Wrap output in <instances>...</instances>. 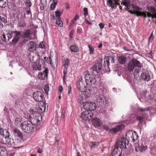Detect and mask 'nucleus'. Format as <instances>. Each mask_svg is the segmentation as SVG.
Here are the masks:
<instances>
[{
  "instance_id": "obj_12",
  "label": "nucleus",
  "mask_w": 156,
  "mask_h": 156,
  "mask_svg": "<svg viewBox=\"0 0 156 156\" xmlns=\"http://www.w3.org/2000/svg\"><path fill=\"white\" fill-rule=\"evenodd\" d=\"M12 133L14 136L17 139L22 140L23 138L22 132L17 128H14L12 130Z\"/></svg>"
},
{
  "instance_id": "obj_63",
  "label": "nucleus",
  "mask_w": 156,
  "mask_h": 156,
  "mask_svg": "<svg viewBox=\"0 0 156 156\" xmlns=\"http://www.w3.org/2000/svg\"><path fill=\"white\" fill-rule=\"evenodd\" d=\"M49 63H50L51 66L53 67L54 66V65L53 64V62H52V60H50L49 61Z\"/></svg>"
},
{
  "instance_id": "obj_28",
  "label": "nucleus",
  "mask_w": 156,
  "mask_h": 156,
  "mask_svg": "<svg viewBox=\"0 0 156 156\" xmlns=\"http://www.w3.org/2000/svg\"><path fill=\"white\" fill-rule=\"evenodd\" d=\"M80 95L79 97V102L80 104L83 105L84 103H86L85 101L87 98L81 93H80Z\"/></svg>"
},
{
  "instance_id": "obj_51",
  "label": "nucleus",
  "mask_w": 156,
  "mask_h": 156,
  "mask_svg": "<svg viewBox=\"0 0 156 156\" xmlns=\"http://www.w3.org/2000/svg\"><path fill=\"white\" fill-rule=\"evenodd\" d=\"M121 4L124 5L125 6H130V2L129 1H126L121 3Z\"/></svg>"
},
{
  "instance_id": "obj_40",
  "label": "nucleus",
  "mask_w": 156,
  "mask_h": 156,
  "mask_svg": "<svg viewBox=\"0 0 156 156\" xmlns=\"http://www.w3.org/2000/svg\"><path fill=\"white\" fill-rule=\"evenodd\" d=\"M45 109L46 108L45 105H41V106H39L38 110L40 113H42L45 111Z\"/></svg>"
},
{
  "instance_id": "obj_48",
  "label": "nucleus",
  "mask_w": 156,
  "mask_h": 156,
  "mask_svg": "<svg viewBox=\"0 0 156 156\" xmlns=\"http://www.w3.org/2000/svg\"><path fill=\"white\" fill-rule=\"evenodd\" d=\"M148 110V108H143L140 107H138L137 109V110L139 112H144L146 111H147Z\"/></svg>"
},
{
  "instance_id": "obj_8",
  "label": "nucleus",
  "mask_w": 156,
  "mask_h": 156,
  "mask_svg": "<svg viewBox=\"0 0 156 156\" xmlns=\"http://www.w3.org/2000/svg\"><path fill=\"white\" fill-rule=\"evenodd\" d=\"M83 106L84 109L91 111H94L96 108V104L93 102L87 101L83 104Z\"/></svg>"
},
{
  "instance_id": "obj_21",
  "label": "nucleus",
  "mask_w": 156,
  "mask_h": 156,
  "mask_svg": "<svg viewBox=\"0 0 156 156\" xmlns=\"http://www.w3.org/2000/svg\"><path fill=\"white\" fill-rule=\"evenodd\" d=\"M140 77L143 80L147 81H149L151 79L150 76L148 72L142 73Z\"/></svg>"
},
{
  "instance_id": "obj_43",
  "label": "nucleus",
  "mask_w": 156,
  "mask_h": 156,
  "mask_svg": "<svg viewBox=\"0 0 156 156\" xmlns=\"http://www.w3.org/2000/svg\"><path fill=\"white\" fill-rule=\"evenodd\" d=\"M18 25L19 27H24L26 25V23L24 21H19Z\"/></svg>"
},
{
  "instance_id": "obj_16",
  "label": "nucleus",
  "mask_w": 156,
  "mask_h": 156,
  "mask_svg": "<svg viewBox=\"0 0 156 156\" xmlns=\"http://www.w3.org/2000/svg\"><path fill=\"white\" fill-rule=\"evenodd\" d=\"M126 135L128 136L129 139L131 138L133 142H134L138 139V136L137 133L135 131L133 133L132 131L129 132L126 134Z\"/></svg>"
},
{
  "instance_id": "obj_19",
  "label": "nucleus",
  "mask_w": 156,
  "mask_h": 156,
  "mask_svg": "<svg viewBox=\"0 0 156 156\" xmlns=\"http://www.w3.org/2000/svg\"><path fill=\"white\" fill-rule=\"evenodd\" d=\"M119 0H108L107 3L109 6L112 8H114L116 7L117 5H119V2H118Z\"/></svg>"
},
{
  "instance_id": "obj_1",
  "label": "nucleus",
  "mask_w": 156,
  "mask_h": 156,
  "mask_svg": "<svg viewBox=\"0 0 156 156\" xmlns=\"http://www.w3.org/2000/svg\"><path fill=\"white\" fill-rule=\"evenodd\" d=\"M42 117L40 114H37L35 118L31 120V125L28 129L27 133L31 135L35 133L37 131L40 127V121L41 120Z\"/></svg>"
},
{
  "instance_id": "obj_58",
  "label": "nucleus",
  "mask_w": 156,
  "mask_h": 156,
  "mask_svg": "<svg viewBox=\"0 0 156 156\" xmlns=\"http://www.w3.org/2000/svg\"><path fill=\"white\" fill-rule=\"evenodd\" d=\"M154 39L153 33H152L151 34L150 36L148 39V42L149 43L150 42L151 40H152Z\"/></svg>"
},
{
  "instance_id": "obj_50",
  "label": "nucleus",
  "mask_w": 156,
  "mask_h": 156,
  "mask_svg": "<svg viewBox=\"0 0 156 156\" xmlns=\"http://www.w3.org/2000/svg\"><path fill=\"white\" fill-rule=\"evenodd\" d=\"M97 98V102L100 103H102V99L100 96H98L97 97H96Z\"/></svg>"
},
{
  "instance_id": "obj_53",
  "label": "nucleus",
  "mask_w": 156,
  "mask_h": 156,
  "mask_svg": "<svg viewBox=\"0 0 156 156\" xmlns=\"http://www.w3.org/2000/svg\"><path fill=\"white\" fill-rule=\"evenodd\" d=\"M19 40V39L16 38H15V37H14L12 40V41L11 43L12 44L15 45L16 44V43Z\"/></svg>"
},
{
  "instance_id": "obj_23",
  "label": "nucleus",
  "mask_w": 156,
  "mask_h": 156,
  "mask_svg": "<svg viewBox=\"0 0 156 156\" xmlns=\"http://www.w3.org/2000/svg\"><path fill=\"white\" fill-rule=\"evenodd\" d=\"M118 144L121 149L126 148V145H127L126 140L124 138L121 139L119 142Z\"/></svg>"
},
{
  "instance_id": "obj_4",
  "label": "nucleus",
  "mask_w": 156,
  "mask_h": 156,
  "mask_svg": "<svg viewBox=\"0 0 156 156\" xmlns=\"http://www.w3.org/2000/svg\"><path fill=\"white\" fill-rule=\"evenodd\" d=\"M9 137V133L7 129L0 128V142L4 143L6 142V139Z\"/></svg>"
},
{
  "instance_id": "obj_45",
  "label": "nucleus",
  "mask_w": 156,
  "mask_h": 156,
  "mask_svg": "<svg viewBox=\"0 0 156 156\" xmlns=\"http://www.w3.org/2000/svg\"><path fill=\"white\" fill-rule=\"evenodd\" d=\"M57 3L58 2H53V3L51 5V10H53L55 9L56 5H57Z\"/></svg>"
},
{
  "instance_id": "obj_18",
  "label": "nucleus",
  "mask_w": 156,
  "mask_h": 156,
  "mask_svg": "<svg viewBox=\"0 0 156 156\" xmlns=\"http://www.w3.org/2000/svg\"><path fill=\"white\" fill-rule=\"evenodd\" d=\"M28 50L31 52L35 51L36 48V44L35 42L33 41L29 42L27 44Z\"/></svg>"
},
{
  "instance_id": "obj_56",
  "label": "nucleus",
  "mask_w": 156,
  "mask_h": 156,
  "mask_svg": "<svg viewBox=\"0 0 156 156\" xmlns=\"http://www.w3.org/2000/svg\"><path fill=\"white\" fill-rule=\"evenodd\" d=\"M12 32L11 33H8L7 34V36L8 38V40H9L11 39L13 36Z\"/></svg>"
},
{
  "instance_id": "obj_37",
  "label": "nucleus",
  "mask_w": 156,
  "mask_h": 156,
  "mask_svg": "<svg viewBox=\"0 0 156 156\" xmlns=\"http://www.w3.org/2000/svg\"><path fill=\"white\" fill-rule=\"evenodd\" d=\"M21 32L19 31H12V33L15 34V35L14 37L16 38L19 40L20 39V36L22 35L21 34Z\"/></svg>"
},
{
  "instance_id": "obj_47",
  "label": "nucleus",
  "mask_w": 156,
  "mask_h": 156,
  "mask_svg": "<svg viewBox=\"0 0 156 156\" xmlns=\"http://www.w3.org/2000/svg\"><path fill=\"white\" fill-rule=\"evenodd\" d=\"M75 32L74 30L73 29L70 32L69 34V37L70 40H72L73 37L74 33Z\"/></svg>"
},
{
  "instance_id": "obj_35",
  "label": "nucleus",
  "mask_w": 156,
  "mask_h": 156,
  "mask_svg": "<svg viewBox=\"0 0 156 156\" xmlns=\"http://www.w3.org/2000/svg\"><path fill=\"white\" fill-rule=\"evenodd\" d=\"M7 0H0V7L5 8L8 4Z\"/></svg>"
},
{
  "instance_id": "obj_31",
  "label": "nucleus",
  "mask_w": 156,
  "mask_h": 156,
  "mask_svg": "<svg viewBox=\"0 0 156 156\" xmlns=\"http://www.w3.org/2000/svg\"><path fill=\"white\" fill-rule=\"evenodd\" d=\"M126 60V57L124 56L121 55L119 56L118 58V61L119 63L121 64H123L125 63Z\"/></svg>"
},
{
  "instance_id": "obj_52",
  "label": "nucleus",
  "mask_w": 156,
  "mask_h": 156,
  "mask_svg": "<svg viewBox=\"0 0 156 156\" xmlns=\"http://www.w3.org/2000/svg\"><path fill=\"white\" fill-rule=\"evenodd\" d=\"M26 5L27 7H30L31 6V3L30 0H27L25 2Z\"/></svg>"
},
{
  "instance_id": "obj_62",
  "label": "nucleus",
  "mask_w": 156,
  "mask_h": 156,
  "mask_svg": "<svg viewBox=\"0 0 156 156\" xmlns=\"http://www.w3.org/2000/svg\"><path fill=\"white\" fill-rule=\"evenodd\" d=\"M152 52V51H151L150 52L148 53V54H147L148 57H149V58H152L153 57Z\"/></svg>"
},
{
  "instance_id": "obj_29",
  "label": "nucleus",
  "mask_w": 156,
  "mask_h": 156,
  "mask_svg": "<svg viewBox=\"0 0 156 156\" xmlns=\"http://www.w3.org/2000/svg\"><path fill=\"white\" fill-rule=\"evenodd\" d=\"M121 154V152L119 150L118 147H115L112 152V156H120Z\"/></svg>"
},
{
  "instance_id": "obj_42",
  "label": "nucleus",
  "mask_w": 156,
  "mask_h": 156,
  "mask_svg": "<svg viewBox=\"0 0 156 156\" xmlns=\"http://www.w3.org/2000/svg\"><path fill=\"white\" fill-rule=\"evenodd\" d=\"M56 23L59 26L61 27L62 25V22L60 18L56 19Z\"/></svg>"
},
{
  "instance_id": "obj_33",
  "label": "nucleus",
  "mask_w": 156,
  "mask_h": 156,
  "mask_svg": "<svg viewBox=\"0 0 156 156\" xmlns=\"http://www.w3.org/2000/svg\"><path fill=\"white\" fill-rule=\"evenodd\" d=\"M0 154L1 156H7V151L4 147H0Z\"/></svg>"
},
{
  "instance_id": "obj_22",
  "label": "nucleus",
  "mask_w": 156,
  "mask_h": 156,
  "mask_svg": "<svg viewBox=\"0 0 156 156\" xmlns=\"http://www.w3.org/2000/svg\"><path fill=\"white\" fill-rule=\"evenodd\" d=\"M92 123L95 126H100L102 124L100 119L97 118H94L92 120Z\"/></svg>"
},
{
  "instance_id": "obj_54",
  "label": "nucleus",
  "mask_w": 156,
  "mask_h": 156,
  "mask_svg": "<svg viewBox=\"0 0 156 156\" xmlns=\"http://www.w3.org/2000/svg\"><path fill=\"white\" fill-rule=\"evenodd\" d=\"M83 14L85 16L88 15V9L87 8H85L83 9Z\"/></svg>"
},
{
  "instance_id": "obj_64",
  "label": "nucleus",
  "mask_w": 156,
  "mask_h": 156,
  "mask_svg": "<svg viewBox=\"0 0 156 156\" xmlns=\"http://www.w3.org/2000/svg\"><path fill=\"white\" fill-rule=\"evenodd\" d=\"M63 90V88L62 86H60L58 88L59 91L60 93H61Z\"/></svg>"
},
{
  "instance_id": "obj_2",
  "label": "nucleus",
  "mask_w": 156,
  "mask_h": 156,
  "mask_svg": "<svg viewBox=\"0 0 156 156\" xmlns=\"http://www.w3.org/2000/svg\"><path fill=\"white\" fill-rule=\"evenodd\" d=\"M86 84V88H93V86H95L97 82V80L94 75L89 73H87L84 76Z\"/></svg>"
},
{
  "instance_id": "obj_59",
  "label": "nucleus",
  "mask_w": 156,
  "mask_h": 156,
  "mask_svg": "<svg viewBox=\"0 0 156 156\" xmlns=\"http://www.w3.org/2000/svg\"><path fill=\"white\" fill-rule=\"evenodd\" d=\"M39 47L41 48H44L45 46L43 42H41L39 44Z\"/></svg>"
},
{
  "instance_id": "obj_49",
  "label": "nucleus",
  "mask_w": 156,
  "mask_h": 156,
  "mask_svg": "<svg viewBox=\"0 0 156 156\" xmlns=\"http://www.w3.org/2000/svg\"><path fill=\"white\" fill-rule=\"evenodd\" d=\"M135 119L139 121L140 122L142 121L143 119V117L141 116L136 115L135 116Z\"/></svg>"
},
{
  "instance_id": "obj_9",
  "label": "nucleus",
  "mask_w": 156,
  "mask_h": 156,
  "mask_svg": "<svg viewBox=\"0 0 156 156\" xmlns=\"http://www.w3.org/2000/svg\"><path fill=\"white\" fill-rule=\"evenodd\" d=\"M33 97L34 99L37 102H42L44 98L43 93L38 91L34 92L33 94Z\"/></svg>"
},
{
  "instance_id": "obj_46",
  "label": "nucleus",
  "mask_w": 156,
  "mask_h": 156,
  "mask_svg": "<svg viewBox=\"0 0 156 156\" xmlns=\"http://www.w3.org/2000/svg\"><path fill=\"white\" fill-rule=\"evenodd\" d=\"M44 90L46 94H48L49 90V87L48 85H45L44 87Z\"/></svg>"
},
{
  "instance_id": "obj_44",
  "label": "nucleus",
  "mask_w": 156,
  "mask_h": 156,
  "mask_svg": "<svg viewBox=\"0 0 156 156\" xmlns=\"http://www.w3.org/2000/svg\"><path fill=\"white\" fill-rule=\"evenodd\" d=\"M109 65V60L108 58H105L104 61V65L105 67H107V68L108 67Z\"/></svg>"
},
{
  "instance_id": "obj_11",
  "label": "nucleus",
  "mask_w": 156,
  "mask_h": 156,
  "mask_svg": "<svg viewBox=\"0 0 156 156\" xmlns=\"http://www.w3.org/2000/svg\"><path fill=\"white\" fill-rule=\"evenodd\" d=\"M29 59L30 61L33 63L38 62L40 59L39 54L37 52H31L29 55Z\"/></svg>"
},
{
  "instance_id": "obj_38",
  "label": "nucleus",
  "mask_w": 156,
  "mask_h": 156,
  "mask_svg": "<svg viewBox=\"0 0 156 156\" xmlns=\"http://www.w3.org/2000/svg\"><path fill=\"white\" fill-rule=\"evenodd\" d=\"M79 18V16L78 15H76L75 17L70 21L69 28L71 27V26L74 24L75 22L76 21L77 19Z\"/></svg>"
},
{
  "instance_id": "obj_26",
  "label": "nucleus",
  "mask_w": 156,
  "mask_h": 156,
  "mask_svg": "<svg viewBox=\"0 0 156 156\" xmlns=\"http://www.w3.org/2000/svg\"><path fill=\"white\" fill-rule=\"evenodd\" d=\"M32 66L34 70H40L41 69V66L39 64L38 62L33 63Z\"/></svg>"
},
{
  "instance_id": "obj_30",
  "label": "nucleus",
  "mask_w": 156,
  "mask_h": 156,
  "mask_svg": "<svg viewBox=\"0 0 156 156\" xmlns=\"http://www.w3.org/2000/svg\"><path fill=\"white\" fill-rule=\"evenodd\" d=\"M31 34V31L29 29L23 32V34H22L21 37L24 38H28Z\"/></svg>"
},
{
  "instance_id": "obj_41",
  "label": "nucleus",
  "mask_w": 156,
  "mask_h": 156,
  "mask_svg": "<svg viewBox=\"0 0 156 156\" xmlns=\"http://www.w3.org/2000/svg\"><path fill=\"white\" fill-rule=\"evenodd\" d=\"M88 47L89 48V54L90 55L94 54V48L90 44L88 45Z\"/></svg>"
},
{
  "instance_id": "obj_34",
  "label": "nucleus",
  "mask_w": 156,
  "mask_h": 156,
  "mask_svg": "<svg viewBox=\"0 0 156 156\" xmlns=\"http://www.w3.org/2000/svg\"><path fill=\"white\" fill-rule=\"evenodd\" d=\"M6 142L4 143H2L3 144H8L9 145H12L14 144V142L12 139L9 138V137H7L6 139Z\"/></svg>"
},
{
  "instance_id": "obj_57",
  "label": "nucleus",
  "mask_w": 156,
  "mask_h": 156,
  "mask_svg": "<svg viewBox=\"0 0 156 156\" xmlns=\"http://www.w3.org/2000/svg\"><path fill=\"white\" fill-rule=\"evenodd\" d=\"M147 149V147L146 146H142L141 147L140 149V151L142 152L143 151Z\"/></svg>"
},
{
  "instance_id": "obj_24",
  "label": "nucleus",
  "mask_w": 156,
  "mask_h": 156,
  "mask_svg": "<svg viewBox=\"0 0 156 156\" xmlns=\"http://www.w3.org/2000/svg\"><path fill=\"white\" fill-rule=\"evenodd\" d=\"M132 8L133 9L134 11H133L131 10H129L128 11V12L130 13V14H135L136 15V16H137V14H133L131 13V12H141L140 11L142 10V8H139V7L137 6L134 5L133 4H132Z\"/></svg>"
},
{
  "instance_id": "obj_60",
  "label": "nucleus",
  "mask_w": 156,
  "mask_h": 156,
  "mask_svg": "<svg viewBox=\"0 0 156 156\" xmlns=\"http://www.w3.org/2000/svg\"><path fill=\"white\" fill-rule=\"evenodd\" d=\"M99 26L100 27L101 29H103L105 27V24L102 23H100L99 24Z\"/></svg>"
},
{
  "instance_id": "obj_27",
  "label": "nucleus",
  "mask_w": 156,
  "mask_h": 156,
  "mask_svg": "<svg viewBox=\"0 0 156 156\" xmlns=\"http://www.w3.org/2000/svg\"><path fill=\"white\" fill-rule=\"evenodd\" d=\"M22 119L20 118H16L15 121V124L17 127H20L22 125L23 123Z\"/></svg>"
},
{
  "instance_id": "obj_10",
  "label": "nucleus",
  "mask_w": 156,
  "mask_h": 156,
  "mask_svg": "<svg viewBox=\"0 0 156 156\" xmlns=\"http://www.w3.org/2000/svg\"><path fill=\"white\" fill-rule=\"evenodd\" d=\"M85 83L82 76H78L76 83V86L79 90L81 91V90L86 88V86Z\"/></svg>"
},
{
  "instance_id": "obj_5",
  "label": "nucleus",
  "mask_w": 156,
  "mask_h": 156,
  "mask_svg": "<svg viewBox=\"0 0 156 156\" xmlns=\"http://www.w3.org/2000/svg\"><path fill=\"white\" fill-rule=\"evenodd\" d=\"M130 12L131 13L136 14L137 16H143L144 18L147 17L148 18L151 17L152 19L154 18L156 19V12L153 14H152L151 13L147 12Z\"/></svg>"
},
{
  "instance_id": "obj_6",
  "label": "nucleus",
  "mask_w": 156,
  "mask_h": 156,
  "mask_svg": "<svg viewBox=\"0 0 156 156\" xmlns=\"http://www.w3.org/2000/svg\"><path fill=\"white\" fill-rule=\"evenodd\" d=\"M93 114L90 110L86 109L81 114V118L84 120H90L93 117Z\"/></svg>"
},
{
  "instance_id": "obj_14",
  "label": "nucleus",
  "mask_w": 156,
  "mask_h": 156,
  "mask_svg": "<svg viewBox=\"0 0 156 156\" xmlns=\"http://www.w3.org/2000/svg\"><path fill=\"white\" fill-rule=\"evenodd\" d=\"M30 125H31V121H24L22 125L21 126V129L23 131L27 133L29 128L30 126Z\"/></svg>"
},
{
  "instance_id": "obj_32",
  "label": "nucleus",
  "mask_w": 156,
  "mask_h": 156,
  "mask_svg": "<svg viewBox=\"0 0 156 156\" xmlns=\"http://www.w3.org/2000/svg\"><path fill=\"white\" fill-rule=\"evenodd\" d=\"M69 49L72 52H77L79 51L77 46L75 44L71 45Z\"/></svg>"
},
{
  "instance_id": "obj_15",
  "label": "nucleus",
  "mask_w": 156,
  "mask_h": 156,
  "mask_svg": "<svg viewBox=\"0 0 156 156\" xmlns=\"http://www.w3.org/2000/svg\"><path fill=\"white\" fill-rule=\"evenodd\" d=\"M48 72V69L47 68H45L43 73L40 72L39 73L38 75V78L41 80H45L46 78L47 77Z\"/></svg>"
},
{
  "instance_id": "obj_13",
  "label": "nucleus",
  "mask_w": 156,
  "mask_h": 156,
  "mask_svg": "<svg viewBox=\"0 0 156 156\" xmlns=\"http://www.w3.org/2000/svg\"><path fill=\"white\" fill-rule=\"evenodd\" d=\"M63 66L62 67H64L63 81L64 83H65V77L68 72V60L67 59H65L63 62Z\"/></svg>"
},
{
  "instance_id": "obj_39",
  "label": "nucleus",
  "mask_w": 156,
  "mask_h": 156,
  "mask_svg": "<svg viewBox=\"0 0 156 156\" xmlns=\"http://www.w3.org/2000/svg\"><path fill=\"white\" fill-rule=\"evenodd\" d=\"M62 13L59 11H57L55 12V16H53L52 17L53 20H56V19L60 18Z\"/></svg>"
},
{
  "instance_id": "obj_55",
  "label": "nucleus",
  "mask_w": 156,
  "mask_h": 156,
  "mask_svg": "<svg viewBox=\"0 0 156 156\" xmlns=\"http://www.w3.org/2000/svg\"><path fill=\"white\" fill-rule=\"evenodd\" d=\"M1 38L2 39V41L6 42L7 39L5 34H3L1 36Z\"/></svg>"
},
{
  "instance_id": "obj_20",
  "label": "nucleus",
  "mask_w": 156,
  "mask_h": 156,
  "mask_svg": "<svg viewBox=\"0 0 156 156\" xmlns=\"http://www.w3.org/2000/svg\"><path fill=\"white\" fill-rule=\"evenodd\" d=\"M124 126L122 124L117 126L115 127L110 129V131L112 133H115L124 128Z\"/></svg>"
},
{
  "instance_id": "obj_36",
  "label": "nucleus",
  "mask_w": 156,
  "mask_h": 156,
  "mask_svg": "<svg viewBox=\"0 0 156 156\" xmlns=\"http://www.w3.org/2000/svg\"><path fill=\"white\" fill-rule=\"evenodd\" d=\"M99 145V143L96 142H90V146L91 148H96Z\"/></svg>"
},
{
  "instance_id": "obj_17",
  "label": "nucleus",
  "mask_w": 156,
  "mask_h": 156,
  "mask_svg": "<svg viewBox=\"0 0 156 156\" xmlns=\"http://www.w3.org/2000/svg\"><path fill=\"white\" fill-rule=\"evenodd\" d=\"M93 88L90 87L86 88V90L84 89L81 90V91H80V93L87 98L90 96V93L92 91Z\"/></svg>"
},
{
  "instance_id": "obj_61",
  "label": "nucleus",
  "mask_w": 156,
  "mask_h": 156,
  "mask_svg": "<svg viewBox=\"0 0 156 156\" xmlns=\"http://www.w3.org/2000/svg\"><path fill=\"white\" fill-rule=\"evenodd\" d=\"M82 29L80 28H78L77 29L76 32L77 34H80L81 33Z\"/></svg>"
},
{
  "instance_id": "obj_25",
  "label": "nucleus",
  "mask_w": 156,
  "mask_h": 156,
  "mask_svg": "<svg viewBox=\"0 0 156 156\" xmlns=\"http://www.w3.org/2000/svg\"><path fill=\"white\" fill-rule=\"evenodd\" d=\"M147 8L148 12H150L152 14H153L156 12V9L152 5H148L147 6Z\"/></svg>"
},
{
  "instance_id": "obj_3",
  "label": "nucleus",
  "mask_w": 156,
  "mask_h": 156,
  "mask_svg": "<svg viewBox=\"0 0 156 156\" xmlns=\"http://www.w3.org/2000/svg\"><path fill=\"white\" fill-rule=\"evenodd\" d=\"M128 69L130 71H133L135 67L140 68L142 65L136 58H133L129 61L127 65Z\"/></svg>"
},
{
  "instance_id": "obj_7",
  "label": "nucleus",
  "mask_w": 156,
  "mask_h": 156,
  "mask_svg": "<svg viewBox=\"0 0 156 156\" xmlns=\"http://www.w3.org/2000/svg\"><path fill=\"white\" fill-rule=\"evenodd\" d=\"M102 65L100 62L95 63L92 67L93 73L95 75H98L100 73L102 70Z\"/></svg>"
}]
</instances>
